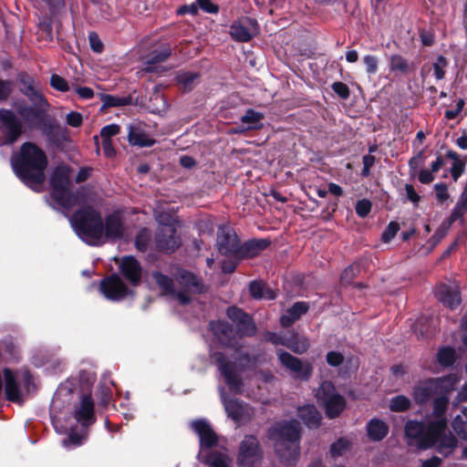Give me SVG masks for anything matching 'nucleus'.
Segmentation results:
<instances>
[{
    "label": "nucleus",
    "mask_w": 467,
    "mask_h": 467,
    "mask_svg": "<svg viewBox=\"0 0 467 467\" xmlns=\"http://www.w3.org/2000/svg\"><path fill=\"white\" fill-rule=\"evenodd\" d=\"M449 405L447 396L434 400L432 418L427 425L417 420H409L405 425V434L410 446L425 450L435 446L445 456L456 447L457 440L447 426L445 413Z\"/></svg>",
    "instance_id": "f257e3e1"
},
{
    "label": "nucleus",
    "mask_w": 467,
    "mask_h": 467,
    "mask_svg": "<svg viewBox=\"0 0 467 467\" xmlns=\"http://www.w3.org/2000/svg\"><path fill=\"white\" fill-rule=\"evenodd\" d=\"M77 235L89 245H101L107 241L123 237L125 227L119 213H112L103 222L100 213L91 206H84L69 218Z\"/></svg>",
    "instance_id": "f03ea898"
},
{
    "label": "nucleus",
    "mask_w": 467,
    "mask_h": 467,
    "mask_svg": "<svg viewBox=\"0 0 467 467\" xmlns=\"http://www.w3.org/2000/svg\"><path fill=\"white\" fill-rule=\"evenodd\" d=\"M16 176L28 187L38 191L45 181L47 159L45 152L32 142L21 146L19 153L11 159Z\"/></svg>",
    "instance_id": "7ed1b4c3"
},
{
    "label": "nucleus",
    "mask_w": 467,
    "mask_h": 467,
    "mask_svg": "<svg viewBox=\"0 0 467 467\" xmlns=\"http://www.w3.org/2000/svg\"><path fill=\"white\" fill-rule=\"evenodd\" d=\"M299 424L296 420L277 422L269 430V439L285 464H295L299 458Z\"/></svg>",
    "instance_id": "20e7f679"
},
{
    "label": "nucleus",
    "mask_w": 467,
    "mask_h": 467,
    "mask_svg": "<svg viewBox=\"0 0 467 467\" xmlns=\"http://www.w3.org/2000/svg\"><path fill=\"white\" fill-rule=\"evenodd\" d=\"M192 430L200 439L198 460L209 464V467H229L231 460L223 451L208 453V450L217 443V436L206 420H199L192 422Z\"/></svg>",
    "instance_id": "39448f33"
},
{
    "label": "nucleus",
    "mask_w": 467,
    "mask_h": 467,
    "mask_svg": "<svg viewBox=\"0 0 467 467\" xmlns=\"http://www.w3.org/2000/svg\"><path fill=\"white\" fill-rule=\"evenodd\" d=\"M156 284L167 295L176 297L181 304L185 305L190 302L191 295L202 291L200 280L192 273L181 270L177 276V281L181 285L180 291H175L172 281L166 275L156 272L152 275Z\"/></svg>",
    "instance_id": "423d86ee"
},
{
    "label": "nucleus",
    "mask_w": 467,
    "mask_h": 467,
    "mask_svg": "<svg viewBox=\"0 0 467 467\" xmlns=\"http://www.w3.org/2000/svg\"><path fill=\"white\" fill-rule=\"evenodd\" d=\"M218 369L224 379L229 390L234 394L244 392V384L240 377V373L245 368H251L255 363L247 356L235 353L234 362L228 360L224 354L217 353L214 355Z\"/></svg>",
    "instance_id": "0eeeda50"
},
{
    "label": "nucleus",
    "mask_w": 467,
    "mask_h": 467,
    "mask_svg": "<svg viewBox=\"0 0 467 467\" xmlns=\"http://www.w3.org/2000/svg\"><path fill=\"white\" fill-rule=\"evenodd\" d=\"M70 170L67 166H58L51 178V200L57 208L68 210L83 203L78 193L69 191Z\"/></svg>",
    "instance_id": "6e6552de"
},
{
    "label": "nucleus",
    "mask_w": 467,
    "mask_h": 467,
    "mask_svg": "<svg viewBox=\"0 0 467 467\" xmlns=\"http://www.w3.org/2000/svg\"><path fill=\"white\" fill-rule=\"evenodd\" d=\"M70 395V390L65 387H60L51 402V420L52 424L58 433H65L69 431L67 438H66L62 442L65 447H68L70 445H79L82 443L84 440L83 434H78L72 430V425L65 422L62 416V403L65 399H67Z\"/></svg>",
    "instance_id": "1a4fd4ad"
},
{
    "label": "nucleus",
    "mask_w": 467,
    "mask_h": 467,
    "mask_svg": "<svg viewBox=\"0 0 467 467\" xmlns=\"http://www.w3.org/2000/svg\"><path fill=\"white\" fill-rule=\"evenodd\" d=\"M156 221L162 225L156 235V246L165 253L173 252L180 246V240L175 236L174 219L171 213L155 212Z\"/></svg>",
    "instance_id": "9d476101"
},
{
    "label": "nucleus",
    "mask_w": 467,
    "mask_h": 467,
    "mask_svg": "<svg viewBox=\"0 0 467 467\" xmlns=\"http://www.w3.org/2000/svg\"><path fill=\"white\" fill-rule=\"evenodd\" d=\"M5 392L8 400L21 404L25 392L30 391L31 377L28 372L14 375L9 368L4 370Z\"/></svg>",
    "instance_id": "9b49d317"
},
{
    "label": "nucleus",
    "mask_w": 467,
    "mask_h": 467,
    "mask_svg": "<svg viewBox=\"0 0 467 467\" xmlns=\"http://www.w3.org/2000/svg\"><path fill=\"white\" fill-rule=\"evenodd\" d=\"M316 397L318 403L325 407L326 413L329 418L338 416L345 409V399L336 391L330 382H323L317 389Z\"/></svg>",
    "instance_id": "f8f14e48"
},
{
    "label": "nucleus",
    "mask_w": 467,
    "mask_h": 467,
    "mask_svg": "<svg viewBox=\"0 0 467 467\" xmlns=\"http://www.w3.org/2000/svg\"><path fill=\"white\" fill-rule=\"evenodd\" d=\"M23 125L14 112L0 109V146L15 142L22 133Z\"/></svg>",
    "instance_id": "ddd939ff"
},
{
    "label": "nucleus",
    "mask_w": 467,
    "mask_h": 467,
    "mask_svg": "<svg viewBox=\"0 0 467 467\" xmlns=\"http://www.w3.org/2000/svg\"><path fill=\"white\" fill-rule=\"evenodd\" d=\"M221 400L227 416L236 423H242L249 420L254 411L253 409L236 399H230L223 388H220Z\"/></svg>",
    "instance_id": "4468645a"
},
{
    "label": "nucleus",
    "mask_w": 467,
    "mask_h": 467,
    "mask_svg": "<svg viewBox=\"0 0 467 467\" xmlns=\"http://www.w3.org/2000/svg\"><path fill=\"white\" fill-rule=\"evenodd\" d=\"M100 291L107 299L111 301L122 300L131 293L116 274L101 280Z\"/></svg>",
    "instance_id": "2eb2a0df"
},
{
    "label": "nucleus",
    "mask_w": 467,
    "mask_h": 467,
    "mask_svg": "<svg viewBox=\"0 0 467 467\" xmlns=\"http://www.w3.org/2000/svg\"><path fill=\"white\" fill-rule=\"evenodd\" d=\"M217 246L219 252L229 257H235L240 254V242L233 229L220 227L217 234Z\"/></svg>",
    "instance_id": "dca6fc26"
},
{
    "label": "nucleus",
    "mask_w": 467,
    "mask_h": 467,
    "mask_svg": "<svg viewBox=\"0 0 467 467\" xmlns=\"http://www.w3.org/2000/svg\"><path fill=\"white\" fill-rule=\"evenodd\" d=\"M277 355L284 367L289 369L295 379H307L312 373V366L308 362H303L299 358L283 350H278Z\"/></svg>",
    "instance_id": "f3484780"
},
{
    "label": "nucleus",
    "mask_w": 467,
    "mask_h": 467,
    "mask_svg": "<svg viewBox=\"0 0 467 467\" xmlns=\"http://www.w3.org/2000/svg\"><path fill=\"white\" fill-rule=\"evenodd\" d=\"M259 459L260 451L256 438L254 436H245L239 449V467H254Z\"/></svg>",
    "instance_id": "a211bd4d"
},
{
    "label": "nucleus",
    "mask_w": 467,
    "mask_h": 467,
    "mask_svg": "<svg viewBox=\"0 0 467 467\" xmlns=\"http://www.w3.org/2000/svg\"><path fill=\"white\" fill-rule=\"evenodd\" d=\"M258 31L257 22L248 17L242 18L230 26L231 36L240 42L249 41Z\"/></svg>",
    "instance_id": "6ab92c4d"
},
{
    "label": "nucleus",
    "mask_w": 467,
    "mask_h": 467,
    "mask_svg": "<svg viewBox=\"0 0 467 467\" xmlns=\"http://www.w3.org/2000/svg\"><path fill=\"white\" fill-rule=\"evenodd\" d=\"M227 316L236 326L241 336H251L255 332V326L251 317L241 309L232 306L227 309Z\"/></svg>",
    "instance_id": "aec40b11"
},
{
    "label": "nucleus",
    "mask_w": 467,
    "mask_h": 467,
    "mask_svg": "<svg viewBox=\"0 0 467 467\" xmlns=\"http://www.w3.org/2000/svg\"><path fill=\"white\" fill-rule=\"evenodd\" d=\"M74 419L82 426L94 422V402L90 395H83L79 403L75 406Z\"/></svg>",
    "instance_id": "412c9836"
},
{
    "label": "nucleus",
    "mask_w": 467,
    "mask_h": 467,
    "mask_svg": "<svg viewBox=\"0 0 467 467\" xmlns=\"http://www.w3.org/2000/svg\"><path fill=\"white\" fill-rule=\"evenodd\" d=\"M436 296L443 306L450 309L458 307L462 302L460 289L457 285H440L436 288Z\"/></svg>",
    "instance_id": "4be33fe9"
},
{
    "label": "nucleus",
    "mask_w": 467,
    "mask_h": 467,
    "mask_svg": "<svg viewBox=\"0 0 467 467\" xmlns=\"http://www.w3.org/2000/svg\"><path fill=\"white\" fill-rule=\"evenodd\" d=\"M33 107H29L25 103L20 102H17L15 105L16 112L20 115L24 121L30 126L37 122L40 119L41 115L46 112L49 107L47 102L43 109L40 107L38 102H33Z\"/></svg>",
    "instance_id": "5701e85b"
},
{
    "label": "nucleus",
    "mask_w": 467,
    "mask_h": 467,
    "mask_svg": "<svg viewBox=\"0 0 467 467\" xmlns=\"http://www.w3.org/2000/svg\"><path fill=\"white\" fill-rule=\"evenodd\" d=\"M119 267L123 275L133 285H137L141 277V267L133 256L121 259Z\"/></svg>",
    "instance_id": "b1692460"
},
{
    "label": "nucleus",
    "mask_w": 467,
    "mask_h": 467,
    "mask_svg": "<svg viewBox=\"0 0 467 467\" xmlns=\"http://www.w3.org/2000/svg\"><path fill=\"white\" fill-rule=\"evenodd\" d=\"M211 329L223 345L229 347L235 346V333L227 323L223 321L212 322Z\"/></svg>",
    "instance_id": "393cba45"
},
{
    "label": "nucleus",
    "mask_w": 467,
    "mask_h": 467,
    "mask_svg": "<svg viewBox=\"0 0 467 467\" xmlns=\"http://www.w3.org/2000/svg\"><path fill=\"white\" fill-rule=\"evenodd\" d=\"M21 90L32 102H38L42 109L47 105V100L43 97L38 82L30 78H24L22 79Z\"/></svg>",
    "instance_id": "a878e982"
},
{
    "label": "nucleus",
    "mask_w": 467,
    "mask_h": 467,
    "mask_svg": "<svg viewBox=\"0 0 467 467\" xmlns=\"http://www.w3.org/2000/svg\"><path fill=\"white\" fill-rule=\"evenodd\" d=\"M437 395L436 387L433 379L420 382L413 390L414 400L419 404H423Z\"/></svg>",
    "instance_id": "bb28decb"
},
{
    "label": "nucleus",
    "mask_w": 467,
    "mask_h": 467,
    "mask_svg": "<svg viewBox=\"0 0 467 467\" xmlns=\"http://www.w3.org/2000/svg\"><path fill=\"white\" fill-rule=\"evenodd\" d=\"M437 390V395L447 396L453 391L461 380V377L456 373H451L441 378L433 379Z\"/></svg>",
    "instance_id": "cd10ccee"
},
{
    "label": "nucleus",
    "mask_w": 467,
    "mask_h": 467,
    "mask_svg": "<svg viewBox=\"0 0 467 467\" xmlns=\"http://www.w3.org/2000/svg\"><path fill=\"white\" fill-rule=\"evenodd\" d=\"M308 309V306L305 302L295 303L285 315L281 317L280 322L283 327H289L297 320Z\"/></svg>",
    "instance_id": "c85d7f7f"
},
{
    "label": "nucleus",
    "mask_w": 467,
    "mask_h": 467,
    "mask_svg": "<svg viewBox=\"0 0 467 467\" xmlns=\"http://www.w3.org/2000/svg\"><path fill=\"white\" fill-rule=\"evenodd\" d=\"M298 417L309 428L319 425L321 415L314 405H306L298 409Z\"/></svg>",
    "instance_id": "c756f323"
},
{
    "label": "nucleus",
    "mask_w": 467,
    "mask_h": 467,
    "mask_svg": "<svg viewBox=\"0 0 467 467\" xmlns=\"http://www.w3.org/2000/svg\"><path fill=\"white\" fill-rule=\"evenodd\" d=\"M263 114L254 111V109H248L241 118L242 124L245 126L240 130H234V132L244 131V130H256L262 127Z\"/></svg>",
    "instance_id": "7c9ffc66"
},
{
    "label": "nucleus",
    "mask_w": 467,
    "mask_h": 467,
    "mask_svg": "<svg viewBox=\"0 0 467 467\" xmlns=\"http://www.w3.org/2000/svg\"><path fill=\"white\" fill-rule=\"evenodd\" d=\"M128 139L130 144L140 147H149L154 142L145 132L135 127L130 128Z\"/></svg>",
    "instance_id": "2f4dec72"
},
{
    "label": "nucleus",
    "mask_w": 467,
    "mask_h": 467,
    "mask_svg": "<svg viewBox=\"0 0 467 467\" xmlns=\"http://www.w3.org/2000/svg\"><path fill=\"white\" fill-rule=\"evenodd\" d=\"M367 429L369 438L374 441L382 440L388 433V426L386 423L377 419L371 420Z\"/></svg>",
    "instance_id": "473e14b6"
},
{
    "label": "nucleus",
    "mask_w": 467,
    "mask_h": 467,
    "mask_svg": "<svg viewBox=\"0 0 467 467\" xmlns=\"http://www.w3.org/2000/svg\"><path fill=\"white\" fill-rule=\"evenodd\" d=\"M285 347L297 354H303L309 347L308 340L306 337L294 334L287 337Z\"/></svg>",
    "instance_id": "72a5a7b5"
},
{
    "label": "nucleus",
    "mask_w": 467,
    "mask_h": 467,
    "mask_svg": "<svg viewBox=\"0 0 467 467\" xmlns=\"http://www.w3.org/2000/svg\"><path fill=\"white\" fill-rule=\"evenodd\" d=\"M250 293L253 297L257 299H274L275 297V291L263 282H252L250 285Z\"/></svg>",
    "instance_id": "f704fd0d"
},
{
    "label": "nucleus",
    "mask_w": 467,
    "mask_h": 467,
    "mask_svg": "<svg viewBox=\"0 0 467 467\" xmlns=\"http://www.w3.org/2000/svg\"><path fill=\"white\" fill-rule=\"evenodd\" d=\"M457 358L456 350L451 347H441L437 352V361L443 367L448 368L454 364Z\"/></svg>",
    "instance_id": "c9c22d12"
},
{
    "label": "nucleus",
    "mask_w": 467,
    "mask_h": 467,
    "mask_svg": "<svg viewBox=\"0 0 467 467\" xmlns=\"http://www.w3.org/2000/svg\"><path fill=\"white\" fill-rule=\"evenodd\" d=\"M390 71L406 74L412 69V64L400 55H391L389 57Z\"/></svg>",
    "instance_id": "e433bc0d"
},
{
    "label": "nucleus",
    "mask_w": 467,
    "mask_h": 467,
    "mask_svg": "<svg viewBox=\"0 0 467 467\" xmlns=\"http://www.w3.org/2000/svg\"><path fill=\"white\" fill-rule=\"evenodd\" d=\"M451 426L461 438L467 440V407L452 420Z\"/></svg>",
    "instance_id": "4c0bfd02"
},
{
    "label": "nucleus",
    "mask_w": 467,
    "mask_h": 467,
    "mask_svg": "<svg viewBox=\"0 0 467 467\" xmlns=\"http://www.w3.org/2000/svg\"><path fill=\"white\" fill-rule=\"evenodd\" d=\"M410 406V399L402 395L391 399L389 402V408L392 411H404L408 410Z\"/></svg>",
    "instance_id": "58836bf2"
},
{
    "label": "nucleus",
    "mask_w": 467,
    "mask_h": 467,
    "mask_svg": "<svg viewBox=\"0 0 467 467\" xmlns=\"http://www.w3.org/2000/svg\"><path fill=\"white\" fill-rule=\"evenodd\" d=\"M170 56V49L164 48L160 52H153L147 60L146 69L150 71L153 69V65L164 61Z\"/></svg>",
    "instance_id": "ea45409f"
},
{
    "label": "nucleus",
    "mask_w": 467,
    "mask_h": 467,
    "mask_svg": "<svg viewBox=\"0 0 467 467\" xmlns=\"http://www.w3.org/2000/svg\"><path fill=\"white\" fill-rule=\"evenodd\" d=\"M448 66L446 58L442 56H439L436 61L433 63L434 77L437 80H441L445 77V69Z\"/></svg>",
    "instance_id": "a19ab883"
},
{
    "label": "nucleus",
    "mask_w": 467,
    "mask_h": 467,
    "mask_svg": "<svg viewBox=\"0 0 467 467\" xmlns=\"http://www.w3.org/2000/svg\"><path fill=\"white\" fill-rule=\"evenodd\" d=\"M150 239V234L148 229H142L136 237V247L140 251H145Z\"/></svg>",
    "instance_id": "79ce46f5"
},
{
    "label": "nucleus",
    "mask_w": 467,
    "mask_h": 467,
    "mask_svg": "<svg viewBox=\"0 0 467 467\" xmlns=\"http://www.w3.org/2000/svg\"><path fill=\"white\" fill-rule=\"evenodd\" d=\"M363 62L366 66V71L368 75H374L378 71L379 59L377 57L372 55H366L363 57Z\"/></svg>",
    "instance_id": "37998d69"
},
{
    "label": "nucleus",
    "mask_w": 467,
    "mask_h": 467,
    "mask_svg": "<svg viewBox=\"0 0 467 467\" xmlns=\"http://www.w3.org/2000/svg\"><path fill=\"white\" fill-rule=\"evenodd\" d=\"M50 85L53 88L62 92L67 91L69 89L67 80L56 74L51 76Z\"/></svg>",
    "instance_id": "c03bdc74"
},
{
    "label": "nucleus",
    "mask_w": 467,
    "mask_h": 467,
    "mask_svg": "<svg viewBox=\"0 0 467 467\" xmlns=\"http://www.w3.org/2000/svg\"><path fill=\"white\" fill-rule=\"evenodd\" d=\"M400 229L399 223L396 222H390L387 228L382 233V241L384 243H389L390 240L394 238Z\"/></svg>",
    "instance_id": "a18cd8bd"
},
{
    "label": "nucleus",
    "mask_w": 467,
    "mask_h": 467,
    "mask_svg": "<svg viewBox=\"0 0 467 467\" xmlns=\"http://www.w3.org/2000/svg\"><path fill=\"white\" fill-rule=\"evenodd\" d=\"M356 213L358 216L366 217L371 210V202L367 199L359 200L356 204Z\"/></svg>",
    "instance_id": "49530a36"
},
{
    "label": "nucleus",
    "mask_w": 467,
    "mask_h": 467,
    "mask_svg": "<svg viewBox=\"0 0 467 467\" xmlns=\"http://www.w3.org/2000/svg\"><path fill=\"white\" fill-rule=\"evenodd\" d=\"M66 121L67 125L78 128L82 125L83 117L79 112L70 111L66 115Z\"/></svg>",
    "instance_id": "de8ad7c7"
},
{
    "label": "nucleus",
    "mask_w": 467,
    "mask_h": 467,
    "mask_svg": "<svg viewBox=\"0 0 467 467\" xmlns=\"http://www.w3.org/2000/svg\"><path fill=\"white\" fill-rule=\"evenodd\" d=\"M348 448V441L345 439H339L337 441L333 443L330 448L331 454L333 456H339Z\"/></svg>",
    "instance_id": "09e8293b"
},
{
    "label": "nucleus",
    "mask_w": 467,
    "mask_h": 467,
    "mask_svg": "<svg viewBox=\"0 0 467 467\" xmlns=\"http://www.w3.org/2000/svg\"><path fill=\"white\" fill-rule=\"evenodd\" d=\"M119 132V126L117 124H109L103 127L100 130V136L102 140H110L114 135Z\"/></svg>",
    "instance_id": "8fccbe9b"
},
{
    "label": "nucleus",
    "mask_w": 467,
    "mask_h": 467,
    "mask_svg": "<svg viewBox=\"0 0 467 467\" xmlns=\"http://www.w3.org/2000/svg\"><path fill=\"white\" fill-rule=\"evenodd\" d=\"M332 89L336 94H337L341 99H348L349 97V88L343 82H335L332 85Z\"/></svg>",
    "instance_id": "3c124183"
},
{
    "label": "nucleus",
    "mask_w": 467,
    "mask_h": 467,
    "mask_svg": "<svg viewBox=\"0 0 467 467\" xmlns=\"http://www.w3.org/2000/svg\"><path fill=\"white\" fill-rule=\"evenodd\" d=\"M198 75L193 72H185L178 76V80L184 88H189L197 78Z\"/></svg>",
    "instance_id": "603ef678"
},
{
    "label": "nucleus",
    "mask_w": 467,
    "mask_h": 467,
    "mask_svg": "<svg viewBox=\"0 0 467 467\" xmlns=\"http://www.w3.org/2000/svg\"><path fill=\"white\" fill-rule=\"evenodd\" d=\"M358 269V266L356 265L347 267L341 275V281L345 284H348L356 275Z\"/></svg>",
    "instance_id": "864d4df0"
},
{
    "label": "nucleus",
    "mask_w": 467,
    "mask_h": 467,
    "mask_svg": "<svg viewBox=\"0 0 467 467\" xmlns=\"http://www.w3.org/2000/svg\"><path fill=\"white\" fill-rule=\"evenodd\" d=\"M465 164L460 160H455L451 168V173L454 181H457L459 177L464 171Z\"/></svg>",
    "instance_id": "5fc2aeb1"
},
{
    "label": "nucleus",
    "mask_w": 467,
    "mask_h": 467,
    "mask_svg": "<svg viewBox=\"0 0 467 467\" xmlns=\"http://www.w3.org/2000/svg\"><path fill=\"white\" fill-rule=\"evenodd\" d=\"M343 356L337 351H330L327 354V362L333 367H337L343 362Z\"/></svg>",
    "instance_id": "6e6d98bb"
},
{
    "label": "nucleus",
    "mask_w": 467,
    "mask_h": 467,
    "mask_svg": "<svg viewBox=\"0 0 467 467\" xmlns=\"http://www.w3.org/2000/svg\"><path fill=\"white\" fill-rule=\"evenodd\" d=\"M199 6L205 12L210 14H216L219 8L216 5L213 4L211 0H197Z\"/></svg>",
    "instance_id": "4d7b16f0"
},
{
    "label": "nucleus",
    "mask_w": 467,
    "mask_h": 467,
    "mask_svg": "<svg viewBox=\"0 0 467 467\" xmlns=\"http://www.w3.org/2000/svg\"><path fill=\"white\" fill-rule=\"evenodd\" d=\"M89 43L91 49L96 53H100L103 49V45L97 34H89Z\"/></svg>",
    "instance_id": "13d9d810"
},
{
    "label": "nucleus",
    "mask_w": 467,
    "mask_h": 467,
    "mask_svg": "<svg viewBox=\"0 0 467 467\" xmlns=\"http://www.w3.org/2000/svg\"><path fill=\"white\" fill-rule=\"evenodd\" d=\"M76 93L84 99H91L94 96V91L88 87H78L74 88Z\"/></svg>",
    "instance_id": "bf43d9fd"
},
{
    "label": "nucleus",
    "mask_w": 467,
    "mask_h": 467,
    "mask_svg": "<svg viewBox=\"0 0 467 467\" xmlns=\"http://www.w3.org/2000/svg\"><path fill=\"white\" fill-rule=\"evenodd\" d=\"M266 340L270 341L275 346L282 345L285 346V342L287 341V337H282L275 333H268L266 336Z\"/></svg>",
    "instance_id": "052dcab7"
},
{
    "label": "nucleus",
    "mask_w": 467,
    "mask_h": 467,
    "mask_svg": "<svg viewBox=\"0 0 467 467\" xmlns=\"http://www.w3.org/2000/svg\"><path fill=\"white\" fill-rule=\"evenodd\" d=\"M435 191L437 198L443 202L448 199L449 195L447 192V186L444 183H437L435 184Z\"/></svg>",
    "instance_id": "680f3d73"
},
{
    "label": "nucleus",
    "mask_w": 467,
    "mask_h": 467,
    "mask_svg": "<svg viewBox=\"0 0 467 467\" xmlns=\"http://www.w3.org/2000/svg\"><path fill=\"white\" fill-rule=\"evenodd\" d=\"M418 179L421 183H430L434 180V175L429 170H421L419 172Z\"/></svg>",
    "instance_id": "e2e57ef3"
},
{
    "label": "nucleus",
    "mask_w": 467,
    "mask_h": 467,
    "mask_svg": "<svg viewBox=\"0 0 467 467\" xmlns=\"http://www.w3.org/2000/svg\"><path fill=\"white\" fill-rule=\"evenodd\" d=\"M102 149H103L104 154L108 158H111L115 155V150L113 148L111 140H102Z\"/></svg>",
    "instance_id": "0e129e2a"
},
{
    "label": "nucleus",
    "mask_w": 467,
    "mask_h": 467,
    "mask_svg": "<svg viewBox=\"0 0 467 467\" xmlns=\"http://www.w3.org/2000/svg\"><path fill=\"white\" fill-rule=\"evenodd\" d=\"M11 91V84L8 81L0 80V100L7 98Z\"/></svg>",
    "instance_id": "69168bd1"
},
{
    "label": "nucleus",
    "mask_w": 467,
    "mask_h": 467,
    "mask_svg": "<svg viewBox=\"0 0 467 467\" xmlns=\"http://www.w3.org/2000/svg\"><path fill=\"white\" fill-rule=\"evenodd\" d=\"M407 197L410 201L416 203L420 200L419 194L416 192L412 185L407 184L405 187Z\"/></svg>",
    "instance_id": "338daca9"
},
{
    "label": "nucleus",
    "mask_w": 467,
    "mask_h": 467,
    "mask_svg": "<svg viewBox=\"0 0 467 467\" xmlns=\"http://www.w3.org/2000/svg\"><path fill=\"white\" fill-rule=\"evenodd\" d=\"M456 209L459 210L460 212H464L467 210V188L466 187L464 188V191L462 193V195L457 202Z\"/></svg>",
    "instance_id": "774afa93"
}]
</instances>
